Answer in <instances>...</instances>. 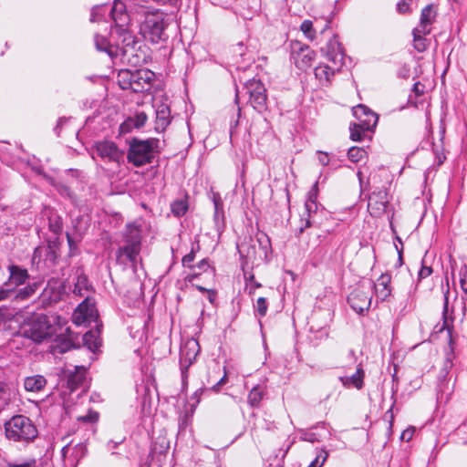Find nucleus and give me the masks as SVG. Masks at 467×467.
<instances>
[{
	"mask_svg": "<svg viewBox=\"0 0 467 467\" xmlns=\"http://www.w3.org/2000/svg\"><path fill=\"white\" fill-rule=\"evenodd\" d=\"M131 10L135 9L140 14H144V19L140 21V31L143 37L153 44L166 42L169 36L165 30L168 26L166 16L164 13L155 10L150 11L147 6H141L136 9L134 5H130Z\"/></svg>",
	"mask_w": 467,
	"mask_h": 467,
	"instance_id": "f257e3e1",
	"label": "nucleus"
},
{
	"mask_svg": "<svg viewBox=\"0 0 467 467\" xmlns=\"http://www.w3.org/2000/svg\"><path fill=\"white\" fill-rule=\"evenodd\" d=\"M20 333L35 342L53 337L56 334V327L51 324L49 317L43 314H35L28 317L20 328Z\"/></svg>",
	"mask_w": 467,
	"mask_h": 467,
	"instance_id": "f03ea898",
	"label": "nucleus"
},
{
	"mask_svg": "<svg viewBox=\"0 0 467 467\" xmlns=\"http://www.w3.org/2000/svg\"><path fill=\"white\" fill-rule=\"evenodd\" d=\"M154 77V73L149 69H122L118 74V83L122 89L144 92L150 89Z\"/></svg>",
	"mask_w": 467,
	"mask_h": 467,
	"instance_id": "7ed1b4c3",
	"label": "nucleus"
},
{
	"mask_svg": "<svg viewBox=\"0 0 467 467\" xmlns=\"http://www.w3.org/2000/svg\"><path fill=\"white\" fill-rule=\"evenodd\" d=\"M157 139L139 140L132 139L130 141L127 160L135 167H140L150 163L155 155V150L158 147Z\"/></svg>",
	"mask_w": 467,
	"mask_h": 467,
	"instance_id": "20e7f679",
	"label": "nucleus"
},
{
	"mask_svg": "<svg viewBox=\"0 0 467 467\" xmlns=\"http://www.w3.org/2000/svg\"><path fill=\"white\" fill-rule=\"evenodd\" d=\"M5 436L14 441H31L37 436V430L31 420L24 415L14 416L5 423Z\"/></svg>",
	"mask_w": 467,
	"mask_h": 467,
	"instance_id": "39448f33",
	"label": "nucleus"
},
{
	"mask_svg": "<svg viewBox=\"0 0 467 467\" xmlns=\"http://www.w3.org/2000/svg\"><path fill=\"white\" fill-rule=\"evenodd\" d=\"M109 16L114 22L115 26L119 27L125 33V37L123 39L125 43L124 53H128L130 50L134 49L138 42L131 35L125 32V28L130 25V22L132 19L128 3H124L120 0H115L112 6H109Z\"/></svg>",
	"mask_w": 467,
	"mask_h": 467,
	"instance_id": "423d86ee",
	"label": "nucleus"
},
{
	"mask_svg": "<svg viewBox=\"0 0 467 467\" xmlns=\"http://www.w3.org/2000/svg\"><path fill=\"white\" fill-rule=\"evenodd\" d=\"M372 281H362L358 284L356 288L348 297V302L351 308L358 314H363L368 310L371 305Z\"/></svg>",
	"mask_w": 467,
	"mask_h": 467,
	"instance_id": "0eeeda50",
	"label": "nucleus"
},
{
	"mask_svg": "<svg viewBox=\"0 0 467 467\" xmlns=\"http://www.w3.org/2000/svg\"><path fill=\"white\" fill-rule=\"evenodd\" d=\"M244 89L249 95V102L256 111L264 112L266 106V89L264 84L258 79H250L244 85Z\"/></svg>",
	"mask_w": 467,
	"mask_h": 467,
	"instance_id": "6e6552de",
	"label": "nucleus"
},
{
	"mask_svg": "<svg viewBox=\"0 0 467 467\" xmlns=\"http://www.w3.org/2000/svg\"><path fill=\"white\" fill-rule=\"evenodd\" d=\"M199 353V344L197 341L192 340L185 343L180 351V368L182 374V385H187L188 368L195 361Z\"/></svg>",
	"mask_w": 467,
	"mask_h": 467,
	"instance_id": "1a4fd4ad",
	"label": "nucleus"
},
{
	"mask_svg": "<svg viewBox=\"0 0 467 467\" xmlns=\"http://www.w3.org/2000/svg\"><path fill=\"white\" fill-rule=\"evenodd\" d=\"M93 150L104 161L115 162L118 165L124 161V151L119 150L113 141H99L94 145Z\"/></svg>",
	"mask_w": 467,
	"mask_h": 467,
	"instance_id": "9d476101",
	"label": "nucleus"
},
{
	"mask_svg": "<svg viewBox=\"0 0 467 467\" xmlns=\"http://www.w3.org/2000/svg\"><path fill=\"white\" fill-rule=\"evenodd\" d=\"M291 57L296 67L306 70L312 66L315 52L308 46L295 42L292 44Z\"/></svg>",
	"mask_w": 467,
	"mask_h": 467,
	"instance_id": "9b49d317",
	"label": "nucleus"
},
{
	"mask_svg": "<svg viewBox=\"0 0 467 467\" xmlns=\"http://www.w3.org/2000/svg\"><path fill=\"white\" fill-rule=\"evenodd\" d=\"M449 289L446 290L444 293V302H443V307H442V323H438L435 325L433 328V334H440L443 331H447L448 333V342L450 346L453 344V322H454V316H453V310L451 312L449 311Z\"/></svg>",
	"mask_w": 467,
	"mask_h": 467,
	"instance_id": "f8f14e48",
	"label": "nucleus"
},
{
	"mask_svg": "<svg viewBox=\"0 0 467 467\" xmlns=\"http://www.w3.org/2000/svg\"><path fill=\"white\" fill-rule=\"evenodd\" d=\"M327 59L331 62L336 68H341L344 65L345 54L341 44L336 36H333L324 47L321 48Z\"/></svg>",
	"mask_w": 467,
	"mask_h": 467,
	"instance_id": "ddd939ff",
	"label": "nucleus"
},
{
	"mask_svg": "<svg viewBox=\"0 0 467 467\" xmlns=\"http://www.w3.org/2000/svg\"><path fill=\"white\" fill-rule=\"evenodd\" d=\"M389 201L385 189L373 191L368 196V210L370 215L379 217L385 213Z\"/></svg>",
	"mask_w": 467,
	"mask_h": 467,
	"instance_id": "4468645a",
	"label": "nucleus"
},
{
	"mask_svg": "<svg viewBox=\"0 0 467 467\" xmlns=\"http://www.w3.org/2000/svg\"><path fill=\"white\" fill-rule=\"evenodd\" d=\"M353 114L357 118L356 124L363 130H372L378 123V115L364 105L353 108Z\"/></svg>",
	"mask_w": 467,
	"mask_h": 467,
	"instance_id": "2eb2a0df",
	"label": "nucleus"
},
{
	"mask_svg": "<svg viewBox=\"0 0 467 467\" xmlns=\"http://www.w3.org/2000/svg\"><path fill=\"white\" fill-rule=\"evenodd\" d=\"M141 245L125 243L116 251V260L119 264L127 265L129 263L136 267Z\"/></svg>",
	"mask_w": 467,
	"mask_h": 467,
	"instance_id": "dca6fc26",
	"label": "nucleus"
},
{
	"mask_svg": "<svg viewBox=\"0 0 467 467\" xmlns=\"http://www.w3.org/2000/svg\"><path fill=\"white\" fill-rule=\"evenodd\" d=\"M7 269L9 272V277L7 281L4 283L6 287H11L15 290L18 286L25 285L29 279L27 270L19 265H10Z\"/></svg>",
	"mask_w": 467,
	"mask_h": 467,
	"instance_id": "f3484780",
	"label": "nucleus"
},
{
	"mask_svg": "<svg viewBox=\"0 0 467 467\" xmlns=\"http://www.w3.org/2000/svg\"><path fill=\"white\" fill-rule=\"evenodd\" d=\"M390 282L391 277L389 274H382L376 283L372 282V289L375 290V295L380 301L386 300L390 296Z\"/></svg>",
	"mask_w": 467,
	"mask_h": 467,
	"instance_id": "a211bd4d",
	"label": "nucleus"
},
{
	"mask_svg": "<svg viewBox=\"0 0 467 467\" xmlns=\"http://www.w3.org/2000/svg\"><path fill=\"white\" fill-rule=\"evenodd\" d=\"M86 368L84 366H76L74 371L67 375V387L70 391H74L86 384Z\"/></svg>",
	"mask_w": 467,
	"mask_h": 467,
	"instance_id": "6ab92c4d",
	"label": "nucleus"
},
{
	"mask_svg": "<svg viewBox=\"0 0 467 467\" xmlns=\"http://www.w3.org/2000/svg\"><path fill=\"white\" fill-rule=\"evenodd\" d=\"M147 121V115L144 112H138L134 117H129L119 126L120 133H129L133 129H140L145 125Z\"/></svg>",
	"mask_w": 467,
	"mask_h": 467,
	"instance_id": "aec40b11",
	"label": "nucleus"
},
{
	"mask_svg": "<svg viewBox=\"0 0 467 467\" xmlns=\"http://www.w3.org/2000/svg\"><path fill=\"white\" fill-rule=\"evenodd\" d=\"M75 275L76 282L74 284L73 293L79 296H88L87 294L91 289L88 276L85 275L82 268H78Z\"/></svg>",
	"mask_w": 467,
	"mask_h": 467,
	"instance_id": "412c9836",
	"label": "nucleus"
},
{
	"mask_svg": "<svg viewBox=\"0 0 467 467\" xmlns=\"http://www.w3.org/2000/svg\"><path fill=\"white\" fill-rule=\"evenodd\" d=\"M124 241L141 245V223L137 221L128 223L124 232Z\"/></svg>",
	"mask_w": 467,
	"mask_h": 467,
	"instance_id": "4be33fe9",
	"label": "nucleus"
},
{
	"mask_svg": "<svg viewBox=\"0 0 467 467\" xmlns=\"http://www.w3.org/2000/svg\"><path fill=\"white\" fill-rule=\"evenodd\" d=\"M364 377L365 372L361 367V365H358L357 368L356 373H354L352 376L348 377H340L339 380L342 383V385L346 388H351L354 387L358 389H362L364 384Z\"/></svg>",
	"mask_w": 467,
	"mask_h": 467,
	"instance_id": "5701e85b",
	"label": "nucleus"
},
{
	"mask_svg": "<svg viewBox=\"0 0 467 467\" xmlns=\"http://www.w3.org/2000/svg\"><path fill=\"white\" fill-rule=\"evenodd\" d=\"M340 68H336V66L332 64V66H327L325 64H320L315 68V76L322 84H328L331 80V78L335 75L337 71H339Z\"/></svg>",
	"mask_w": 467,
	"mask_h": 467,
	"instance_id": "b1692460",
	"label": "nucleus"
},
{
	"mask_svg": "<svg viewBox=\"0 0 467 467\" xmlns=\"http://www.w3.org/2000/svg\"><path fill=\"white\" fill-rule=\"evenodd\" d=\"M171 122V110L168 105L161 104L156 109V129L164 130Z\"/></svg>",
	"mask_w": 467,
	"mask_h": 467,
	"instance_id": "393cba45",
	"label": "nucleus"
},
{
	"mask_svg": "<svg viewBox=\"0 0 467 467\" xmlns=\"http://www.w3.org/2000/svg\"><path fill=\"white\" fill-rule=\"evenodd\" d=\"M305 209L306 213H307V216L310 217L311 213H315L317 209V204L316 202V195L312 193V192L309 193V197L306 200L305 203ZM302 224L298 228V235L301 234L305 229L310 227L311 222L309 218L306 219H301Z\"/></svg>",
	"mask_w": 467,
	"mask_h": 467,
	"instance_id": "a878e982",
	"label": "nucleus"
},
{
	"mask_svg": "<svg viewBox=\"0 0 467 467\" xmlns=\"http://www.w3.org/2000/svg\"><path fill=\"white\" fill-rule=\"evenodd\" d=\"M47 385V379L42 375L30 376L25 379L26 390L32 392L41 391Z\"/></svg>",
	"mask_w": 467,
	"mask_h": 467,
	"instance_id": "bb28decb",
	"label": "nucleus"
},
{
	"mask_svg": "<svg viewBox=\"0 0 467 467\" xmlns=\"http://www.w3.org/2000/svg\"><path fill=\"white\" fill-rule=\"evenodd\" d=\"M265 395V387L261 384L254 386L249 391L247 401L251 407H258Z\"/></svg>",
	"mask_w": 467,
	"mask_h": 467,
	"instance_id": "cd10ccee",
	"label": "nucleus"
},
{
	"mask_svg": "<svg viewBox=\"0 0 467 467\" xmlns=\"http://www.w3.org/2000/svg\"><path fill=\"white\" fill-rule=\"evenodd\" d=\"M47 215L48 218V228L55 234H59L63 229L61 217L53 210L47 209Z\"/></svg>",
	"mask_w": 467,
	"mask_h": 467,
	"instance_id": "c85d7f7f",
	"label": "nucleus"
},
{
	"mask_svg": "<svg viewBox=\"0 0 467 467\" xmlns=\"http://www.w3.org/2000/svg\"><path fill=\"white\" fill-rule=\"evenodd\" d=\"M245 57L244 58L245 65H252L254 62L253 52L249 51L242 42L238 43L233 48V57Z\"/></svg>",
	"mask_w": 467,
	"mask_h": 467,
	"instance_id": "c756f323",
	"label": "nucleus"
},
{
	"mask_svg": "<svg viewBox=\"0 0 467 467\" xmlns=\"http://www.w3.org/2000/svg\"><path fill=\"white\" fill-rule=\"evenodd\" d=\"M38 286V283L35 282L18 290L16 288L12 297H15L18 300H26L31 297L36 292Z\"/></svg>",
	"mask_w": 467,
	"mask_h": 467,
	"instance_id": "7c9ffc66",
	"label": "nucleus"
},
{
	"mask_svg": "<svg viewBox=\"0 0 467 467\" xmlns=\"http://www.w3.org/2000/svg\"><path fill=\"white\" fill-rule=\"evenodd\" d=\"M58 282L55 279L48 281L47 287L44 289L43 295L48 296L49 300L57 301L59 298L60 292L57 290Z\"/></svg>",
	"mask_w": 467,
	"mask_h": 467,
	"instance_id": "2f4dec72",
	"label": "nucleus"
},
{
	"mask_svg": "<svg viewBox=\"0 0 467 467\" xmlns=\"http://www.w3.org/2000/svg\"><path fill=\"white\" fill-rule=\"evenodd\" d=\"M213 203H214L213 219H214L217 229H220L221 227L223 226V216L224 215H223V202L220 198L214 197Z\"/></svg>",
	"mask_w": 467,
	"mask_h": 467,
	"instance_id": "473e14b6",
	"label": "nucleus"
},
{
	"mask_svg": "<svg viewBox=\"0 0 467 467\" xmlns=\"http://www.w3.org/2000/svg\"><path fill=\"white\" fill-rule=\"evenodd\" d=\"M83 341L85 346L92 352L96 351L100 346V341L95 332L88 331L84 334Z\"/></svg>",
	"mask_w": 467,
	"mask_h": 467,
	"instance_id": "72a5a7b5",
	"label": "nucleus"
},
{
	"mask_svg": "<svg viewBox=\"0 0 467 467\" xmlns=\"http://www.w3.org/2000/svg\"><path fill=\"white\" fill-rule=\"evenodd\" d=\"M171 209L174 216H182L188 211V202L186 199H177L171 202Z\"/></svg>",
	"mask_w": 467,
	"mask_h": 467,
	"instance_id": "f704fd0d",
	"label": "nucleus"
},
{
	"mask_svg": "<svg viewBox=\"0 0 467 467\" xmlns=\"http://www.w3.org/2000/svg\"><path fill=\"white\" fill-rule=\"evenodd\" d=\"M300 29L308 40L314 41L316 39V29L311 20H304L300 26Z\"/></svg>",
	"mask_w": 467,
	"mask_h": 467,
	"instance_id": "c9c22d12",
	"label": "nucleus"
},
{
	"mask_svg": "<svg viewBox=\"0 0 467 467\" xmlns=\"http://www.w3.org/2000/svg\"><path fill=\"white\" fill-rule=\"evenodd\" d=\"M109 13V6L105 4L97 5L91 10L90 21L91 22H99L102 18V16Z\"/></svg>",
	"mask_w": 467,
	"mask_h": 467,
	"instance_id": "e433bc0d",
	"label": "nucleus"
},
{
	"mask_svg": "<svg viewBox=\"0 0 467 467\" xmlns=\"http://www.w3.org/2000/svg\"><path fill=\"white\" fill-rule=\"evenodd\" d=\"M84 308H87V298L78 305L72 316L73 321L76 325H82L87 322L85 314H83Z\"/></svg>",
	"mask_w": 467,
	"mask_h": 467,
	"instance_id": "4c0bfd02",
	"label": "nucleus"
},
{
	"mask_svg": "<svg viewBox=\"0 0 467 467\" xmlns=\"http://www.w3.org/2000/svg\"><path fill=\"white\" fill-rule=\"evenodd\" d=\"M56 341V345L53 346V350L56 353H65L73 347L72 341L67 338L58 337Z\"/></svg>",
	"mask_w": 467,
	"mask_h": 467,
	"instance_id": "58836bf2",
	"label": "nucleus"
},
{
	"mask_svg": "<svg viewBox=\"0 0 467 467\" xmlns=\"http://www.w3.org/2000/svg\"><path fill=\"white\" fill-rule=\"evenodd\" d=\"M349 130H350V139L354 141L363 140L365 139V137L367 136V132L368 131V130H361L358 127V125L356 123L350 124Z\"/></svg>",
	"mask_w": 467,
	"mask_h": 467,
	"instance_id": "ea45409f",
	"label": "nucleus"
},
{
	"mask_svg": "<svg viewBox=\"0 0 467 467\" xmlns=\"http://www.w3.org/2000/svg\"><path fill=\"white\" fill-rule=\"evenodd\" d=\"M366 150L359 147H351L348 151V159L353 162H358L366 156Z\"/></svg>",
	"mask_w": 467,
	"mask_h": 467,
	"instance_id": "a19ab883",
	"label": "nucleus"
},
{
	"mask_svg": "<svg viewBox=\"0 0 467 467\" xmlns=\"http://www.w3.org/2000/svg\"><path fill=\"white\" fill-rule=\"evenodd\" d=\"M95 46L99 51H104V52H107L109 55H111L110 46L108 42V39L105 36L96 35L95 36Z\"/></svg>",
	"mask_w": 467,
	"mask_h": 467,
	"instance_id": "79ce46f5",
	"label": "nucleus"
},
{
	"mask_svg": "<svg viewBox=\"0 0 467 467\" xmlns=\"http://www.w3.org/2000/svg\"><path fill=\"white\" fill-rule=\"evenodd\" d=\"M328 457V453L324 449L317 451L316 458L310 462L308 467H322Z\"/></svg>",
	"mask_w": 467,
	"mask_h": 467,
	"instance_id": "37998d69",
	"label": "nucleus"
},
{
	"mask_svg": "<svg viewBox=\"0 0 467 467\" xmlns=\"http://www.w3.org/2000/svg\"><path fill=\"white\" fill-rule=\"evenodd\" d=\"M433 18H434L433 6H432V5H429L421 10L420 21L423 22V24L431 25Z\"/></svg>",
	"mask_w": 467,
	"mask_h": 467,
	"instance_id": "c03bdc74",
	"label": "nucleus"
},
{
	"mask_svg": "<svg viewBox=\"0 0 467 467\" xmlns=\"http://www.w3.org/2000/svg\"><path fill=\"white\" fill-rule=\"evenodd\" d=\"M129 10L130 12L131 18L138 19L140 21L144 19V14H140L135 11V9L131 10V5L135 6L136 9H140L141 6H145L141 4V0H130L128 2Z\"/></svg>",
	"mask_w": 467,
	"mask_h": 467,
	"instance_id": "a18cd8bd",
	"label": "nucleus"
},
{
	"mask_svg": "<svg viewBox=\"0 0 467 467\" xmlns=\"http://www.w3.org/2000/svg\"><path fill=\"white\" fill-rule=\"evenodd\" d=\"M413 45L418 52H424L428 47L427 39L423 36H413Z\"/></svg>",
	"mask_w": 467,
	"mask_h": 467,
	"instance_id": "49530a36",
	"label": "nucleus"
},
{
	"mask_svg": "<svg viewBox=\"0 0 467 467\" xmlns=\"http://www.w3.org/2000/svg\"><path fill=\"white\" fill-rule=\"evenodd\" d=\"M254 309L260 317H265L267 312V302L265 297H259L254 305Z\"/></svg>",
	"mask_w": 467,
	"mask_h": 467,
	"instance_id": "de8ad7c7",
	"label": "nucleus"
},
{
	"mask_svg": "<svg viewBox=\"0 0 467 467\" xmlns=\"http://www.w3.org/2000/svg\"><path fill=\"white\" fill-rule=\"evenodd\" d=\"M430 26H431L430 24H423V22L420 21V25L413 29L412 35L413 36L420 35V36H424L430 34V32H431Z\"/></svg>",
	"mask_w": 467,
	"mask_h": 467,
	"instance_id": "09e8293b",
	"label": "nucleus"
},
{
	"mask_svg": "<svg viewBox=\"0 0 467 467\" xmlns=\"http://www.w3.org/2000/svg\"><path fill=\"white\" fill-rule=\"evenodd\" d=\"M460 284L462 291L467 295V265H463L460 270Z\"/></svg>",
	"mask_w": 467,
	"mask_h": 467,
	"instance_id": "8fccbe9b",
	"label": "nucleus"
},
{
	"mask_svg": "<svg viewBox=\"0 0 467 467\" xmlns=\"http://www.w3.org/2000/svg\"><path fill=\"white\" fill-rule=\"evenodd\" d=\"M300 439L302 441H309V442H312V443L320 441V439H319V437H318V435L317 433H315L313 431H302Z\"/></svg>",
	"mask_w": 467,
	"mask_h": 467,
	"instance_id": "3c124183",
	"label": "nucleus"
},
{
	"mask_svg": "<svg viewBox=\"0 0 467 467\" xmlns=\"http://www.w3.org/2000/svg\"><path fill=\"white\" fill-rule=\"evenodd\" d=\"M15 293L14 288L6 287L4 284L0 287V301L11 298Z\"/></svg>",
	"mask_w": 467,
	"mask_h": 467,
	"instance_id": "603ef678",
	"label": "nucleus"
},
{
	"mask_svg": "<svg viewBox=\"0 0 467 467\" xmlns=\"http://www.w3.org/2000/svg\"><path fill=\"white\" fill-rule=\"evenodd\" d=\"M412 0H400L397 4V10L400 14L410 12V6Z\"/></svg>",
	"mask_w": 467,
	"mask_h": 467,
	"instance_id": "864d4df0",
	"label": "nucleus"
},
{
	"mask_svg": "<svg viewBox=\"0 0 467 467\" xmlns=\"http://www.w3.org/2000/svg\"><path fill=\"white\" fill-rule=\"evenodd\" d=\"M194 258H195V247L192 246L191 252L182 257V265L184 266L192 268V266L191 265V263L193 262Z\"/></svg>",
	"mask_w": 467,
	"mask_h": 467,
	"instance_id": "5fc2aeb1",
	"label": "nucleus"
},
{
	"mask_svg": "<svg viewBox=\"0 0 467 467\" xmlns=\"http://www.w3.org/2000/svg\"><path fill=\"white\" fill-rule=\"evenodd\" d=\"M245 57H233V64L236 66L237 69L245 70L250 65H245L244 58Z\"/></svg>",
	"mask_w": 467,
	"mask_h": 467,
	"instance_id": "6e6d98bb",
	"label": "nucleus"
},
{
	"mask_svg": "<svg viewBox=\"0 0 467 467\" xmlns=\"http://www.w3.org/2000/svg\"><path fill=\"white\" fill-rule=\"evenodd\" d=\"M99 419V414L97 412H89L86 416L79 417L78 420L86 421V422H95Z\"/></svg>",
	"mask_w": 467,
	"mask_h": 467,
	"instance_id": "4d7b16f0",
	"label": "nucleus"
},
{
	"mask_svg": "<svg viewBox=\"0 0 467 467\" xmlns=\"http://www.w3.org/2000/svg\"><path fill=\"white\" fill-rule=\"evenodd\" d=\"M86 298L88 299V296H86ZM83 310V314H85L86 320L90 321V319L94 317V306L87 302V308H84Z\"/></svg>",
	"mask_w": 467,
	"mask_h": 467,
	"instance_id": "13d9d810",
	"label": "nucleus"
},
{
	"mask_svg": "<svg viewBox=\"0 0 467 467\" xmlns=\"http://www.w3.org/2000/svg\"><path fill=\"white\" fill-rule=\"evenodd\" d=\"M432 273V269L431 267L430 266H422L420 268V270L419 271V277L421 279V278H426L428 277L429 275H431V274Z\"/></svg>",
	"mask_w": 467,
	"mask_h": 467,
	"instance_id": "bf43d9fd",
	"label": "nucleus"
},
{
	"mask_svg": "<svg viewBox=\"0 0 467 467\" xmlns=\"http://www.w3.org/2000/svg\"><path fill=\"white\" fill-rule=\"evenodd\" d=\"M317 153H318L319 162L324 166L327 165L329 162L328 155L326 152H322V151H318Z\"/></svg>",
	"mask_w": 467,
	"mask_h": 467,
	"instance_id": "052dcab7",
	"label": "nucleus"
},
{
	"mask_svg": "<svg viewBox=\"0 0 467 467\" xmlns=\"http://www.w3.org/2000/svg\"><path fill=\"white\" fill-rule=\"evenodd\" d=\"M192 268H198L202 271H206L209 268L208 261L206 259H202L196 265H192Z\"/></svg>",
	"mask_w": 467,
	"mask_h": 467,
	"instance_id": "680f3d73",
	"label": "nucleus"
},
{
	"mask_svg": "<svg viewBox=\"0 0 467 467\" xmlns=\"http://www.w3.org/2000/svg\"><path fill=\"white\" fill-rule=\"evenodd\" d=\"M73 450L76 451L77 455H78L79 453V457H83L85 454L86 448L82 443H78L74 447Z\"/></svg>",
	"mask_w": 467,
	"mask_h": 467,
	"instance_id": "e2e57ef3",
	"label": "nucleus"
},
{
	"mask_svg": "<svg viewBox=\"0 0 467 467\" xmlns=\"http://www.w3.org/2000/svg\"><path fill=\"white\" fill-rule=\"evenodd\" d=\"M207 294H208V300L211 304H214L215 302V299H216V296H217V293L215 290H213V289H210V290H207Z\"/></svg>",
	"mask_w": 467,
	"mask_h": 467,
	"instance_id": "0e129e2a",
	"label": "nucleus"
},
{
	"mask_svg": "<svg viewBox=\"0 0 467 467\" xmlns=\"http://www.w3.org/2000/svg\"><path fill=\"white\" fill-rule=\"evenodd\" d=\"M153 2L159 4V5H175L177 4V0H152Z\"/></svg>",
	"mask_w": 467,
	"mask_h": 467,
	"instance_id": "69168bd1",
	"label": "nucleus"
},
{
	"mask_svg": "<svg viewBox=\"0 0 467 467\" xmlns=\"http://www.w3.org/2000/svg\"><path fill=\"white\" fill-rule=\"evenodd\" d=\"M412 436V431L407 430V431H404L401 434V439L402 440H406V441H410V438Z\"/></svg>",
	"mask_w": 467,
	"mask_h": 467,
	"instance_id": "338daca9",
	"label": "nucleus"
},
{
	"mask_svg": "<svg viewBox=\"0 0 467 467\" xmlns=\"http://www.w3.org/2000/svg\"><path fill=\"white\" fill-rule=\"evenodd\" d=\"M71 450L70 446L68 444L65 445L62 450H61V453H62V457L66 460L67 458V453L69 452V451Z\"/></svg>",
	"mask_w": 467,
	"mask_h": 467,
	"instance_id": "774afa93",
	"label": "nucleus"
}]
</instances>
